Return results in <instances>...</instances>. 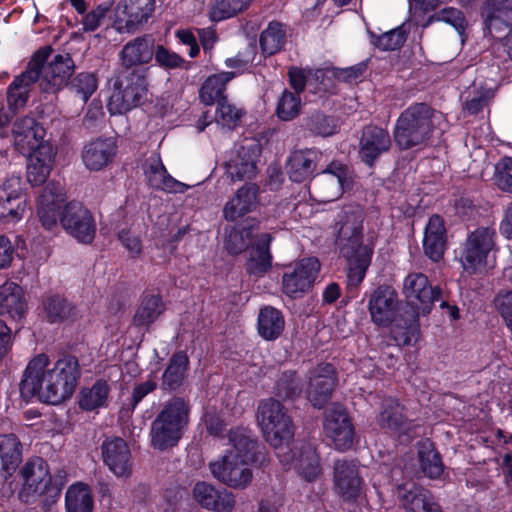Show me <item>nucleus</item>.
<instances>
[{"instance_id":"nucleus-49","label":"nucleus","mask_w":512,"mask_h":512,"mask_svg":"<svg viewBox=\"0 0 512 512\" xmlns=\"http://www.w3.org/2000/svg\"><path fill=\"white\" fill-rule=\"evenodd\" d=\"M72 309L66 299L57 295L49 296L43 302L44 317L50 323L67 320L72 314Z\"/></svg>"},{"instance_id":"nucleus-7","label":"nucleus","mask_w":512,"mask_h":512,"mask_svg":"<svg viewBox=\"0 0 512 512\" xmlns=\"http://www.w3.org/2000/svg\"><path fill=\"white\" fill-rule=\"evenodd\" d=\"M190 417V404L182 397H173L167 401L151 424V445L158 450L176 446Z\"/></svg>"},{"instance_id":"nucleus-8","label":"nucleus","mask_w":512,"mask_h":512,"mask_svg":"<svg viewBox=\"0 0 512 512\" xmlns=\"http://www.w3.org/2000/svg\"><path fill=\"white\" fill-rule=\"evenodd\" d=\"M496 232L490 227L471 231L463 244L460 262L469 274L481 273L494 266Z\"/></svg>"},{"instance_id":"nucleus-12","label":"nucleus","mask_w":512,"mask_h":512,"mask_svg":"<svg viewBox=\"0 0 512 512\" xmlns=\"http://www.w3.org/2000/svg\"><path fill=\"white\" fill-rule=\"evenodd\" d=\"M155 0H122L115 8L112 26L118 33H134L152 16Z\"/></svg>"},{"instance_id":"nucleus-43","label":"nucleus","mask_w":512,"mask_h":512,"mask_svg":"<svg viewBox=\"0 0 512 512\" xmlns=\"http://www.w3.org/2000/svg\"><path fill=\"white\" fill-rule=\"evenodd\" d=\"M110 392L106 381L99 380L89 388H83L79 396V406L86 411H93L106 405Z\"/></svg>"},{"instance_id":"nucleus-36","label":"nucleus","mask_w":512,"mask_h":512,"mask_svg":"<svg viewBox=\"0 0 512 512\" xmlns=\"http://www.w3.org/2000/svg\"><path fill=\"white\" fill-rule=\"evenodd\" d=\"M423 248L425 254L433 261L442 259L446 248V229L443 219L433 215L425 228Z\"/></svg>"},{"instance_id":"nucleus-32","label":"nucleus","mask_w":512,"mask_h":512,"mask_svg":"<svg viewBox=\"0 0 512 512\" xmlns=\"http://www.w3.org/2000/svg\"><path fill=\"white\" fill-rule=\"evenodd\" d=\"M26 155L28 182L34 186L45 183L54 163L55 151L52 145H42Z\"/></svg>"},{"instance_id":"nucleus-46","label":"nucleus","mask_w":512,"mask_h":512,"mask_svg":"<svg viewBox=\"0 0 512 512\" xmlns=\"http://www.w3.org/2000/svg\"><path fill=\"white\" fill-rule=\"evenodd\" d=\"M494 91L491 87L482 86L481 82L475 81L462 95L464 110L469 114L480 112L493 97Z\"/></svg>"},{"instance_id":"nucleus-25","label":"nucleus","mask_w":512,"mask_h":512,"mask_svg":"<svg viewBox=\"0 0 512 512\" xmlns=\"http://www.w3.org/2000/svg\"><path fill=\"white\" fill-rule=\"evenodd\" d=\"M260 189L254 183H248L237 189L223 207V217L227 221H236L246 214L257 210L260 205Z\"/></svg>"},{"instance_id":"nucleus-17","label":"nucleus","mask_w":512,"mask_h":512,"mask_svg":"<svg viewBox=\"0 0 512 512\" xmlns=\"http://www.w3.org/2000/svg\"><path fill=\"white\" fill-rule=\"evenodd\" d=\"M258 149L255 145L235 146L225 162V173L231 181H246L254 179L257 169Z\"/></svg>"},{"instance_id":"nucleus-51","label":"nucleus","mask_w":512,"mask_h":512,"mask_svg":"<svg viewBox=\"0 0 512 512\" xmlns=\"http://www.w3.org/2000/svg\"><path fill=\"white\" fill-rule=\"evenodd\" d=\"M301 107L300 95L284 90L277 102L276 115L282 121H290L299 115Z\"/></svg>"},{"instance_id":"nucleus-61","label":"nucleus","mask_w":512,"mask_h":512,"mask_svg":"<svg viewBox=\"0 0 512 512\" xmlns=\"http://www.w3.org/2000/svg\"><path fill=\"white\" fill-rule=\"evenodd\" d=\"M109 7L104 4L98 5L95 9L84 14L81 24L84 32H93L99 28L102 20L104 19Z\"/></svg>"},{"instance_id":"nucleus-41","label":"nucleus","mask_w":512,"mask_h":512,"mask_svg":"<svg viewBox=\"0 0 512 512\" xmlns=\"http://www.w3.org/2000/svg\"><path fill=\"white\" fill-rule=\"evenodd\" d=\"M0 459L2 468L11 474L22 459L21 443L13 434L0 435Z\"/></svg>"},{"instance_id":"nucleus-54","label":"nucleus","mask_w":512,"mask_h":512,"mask_svg":"<svg viewBox=\"0 0 512 512\" xmlns=\"http://www.w3.org/2000/svg\"><path fill=\"white\" fill-rule=\"evenodd\" d=\"M242 115V110L229 103L226 98L218 102L215 119L216 122L223 127H235Z\"/></svg>"},{"instance_id":"nucleus-53","label":"nucleus","mask_w":512,"mask_h":512,"mask_svg":"<svg viewBox=\"0 0 512 512\" xmlns=\"http://www.w3.org/2000/svg\"><path fill=\"white\" fill-rule=\"evenodd\" d=\"M392 337L398 346H407L417 340L419 323L416 316L403 324L397 323L391 330Z\"/></svg>"},{"instance_id":"nucleus-26","label":"nucleus","mask_w":512,"mask_h":512,"mask_svg":"<svg viewBox=\"0 0 512 512\" xmlns=\"http://www.w3.org/2000/svg\"><path fill=\"white\" fill-rule=\"evenodd\" d=\"M368 309L372 321L379 326L389 325L398 309V297L389 286H380L371 294Z\"/></svg>"},{"instance_id":"nucleus-21","label":"nucleus","mask_w":512,"mask_h":512,"mask_svg":"<svg viewBox=\"0 0 512 512\" xmlns=\"http://www.w3.org/2000/svg\"><path fill=\"white\" fill-rule=\"evenodd\" d=\"M104 464L117 477L127 479L132 473L131 452L120 437L107 438L101 446Z\"/></svg>"},{"instance_id":"nucleus-4","label":"nucleus","mask_w":512,"mask_h":512,"mask_svg":"<svg viewBox=\"0 0 512 512\" xmlns=\"http://www.w3.org/2000/svg\"><path fill=\"white\" fill-rule=\"evenodd\" d=\"M364 213L360 206H348L338 216V235L336 243L341 255L348 263V278L353 284H359L365 277L374 252V244L363 241Z\"/></svg>"},{"instance_id":"nucleus-42","label":"nucleus","mask_w":512,"mask_h":512,"mask_svg":"<svg viewBox=\"0 0 512 512\" xmlns=\"http://www.w3.org/2000/svg\"><path fill=\"white\" fill-rule=\"evenodd\" d=\"M65 505L67 512H92L93 497L90 488L83 483L71 485L66 492Z\"/></svg>"},{"instance_id":"nucleus-30","label":"nucleus","mask_w":512,"mask_h":512,"mask_svg":"<svg viewBox=\"0 0 512 512\" xmlns=\"http://www.w3.org/2000/svg\"><path fill=\"white\" fill-rule=\"evenodd\" d=\"M155 41L143 35L129 40L119 52L121 65L127 69L149 64L155 54Z\"/></svg>"},{"instance_id":"nucleus-52","label":"nucleus","mask_w":512,"mask_h":512,"mask_svg":"<svg viewBox=\"0 0 512 512\" xmlns=\"http://www.w3.org/2000/svg\"><path fill=\"white\" fill-rule=\"evenodd\" d=\"M251 1L252 0H217L210 9V19L218 22L233 17L247 8Z\"/></svg>"},{"instance_id":"nucleus-15","label":"nucleus","mask_w":512,"mask_h":512,"mask_svg":"<svg viewBox=\"0 0 512 512\" xmlns=\"http://www.w3.org/2000/svg\"><path fill=\"white\" fill-rule=\"evenodd\" d=\"M403 292L417 315L429 313L440 295V291L432 287L427 276L422 273L409 274L404 280Z\"/></svg>"},{"instance_id":"nucleus-34","label":"nucleus","mask_w":512,"mask_h":512,"mask_svg":"<svg viewBox=\"0 0 512 512\" xmlns=\"http://www.w3.org/2000/svg\"><path fill=\"white\" fill-rule=\"evenodd\" d=\"M321 153L314 149L297 150L287 161V174L291 181L302 183L314 176Z\"/></svg>"},{"instance_id":"nucleus-13","label":"nucleus","mask_w":512,"mask_h":512,"mask_svg":"<svg viewBox=\"0 0 512 512\" xmlns=\"http://www.w3.org/2000/svg\"><path fill=\"white\" fill-rule=\"evenodd\" d=\"M23 181L18 175L8 177L0 186V222L16 224L26 211Z\"/></svg>"},{"instance_id":"nucleus-63","label":"nucleus","mask_w":512,"mask_h":512,"mask_svg":"<svg viewBox=\"0 0 512 512\" xmlns=\"http://www.w3.org/2000/svg\"><path fill=\"white\" fill-rule=\"evenodd\" d=\"M118 239L129 252L131 257H137L142 252L141 239L130 230H122L118 233Z\"/></svg>"},{"instance_id":"nucleus-47","label":"nucleus","mask_w":512,"mask_h":512,"mask_svg":"<svg viewBox=\"0 0 512 512\" xmlns=\"http://www.w3.org/2000/svg\"><path fill=\"white\" fill-rule=\"evenodd\" d=\"M163 310V303L159 296L147 295L136 310L134 324L137 326H148L159 317Z\"/></svg>"},{"instance_id":"nucleus-9","label":"nucleus","mask_w":512,"mask_h":512,"mask_svg":"<svg viewBox=\"0 0 512 512\" xmlns=\"http://www.w3.org/2000/svg\"><path fill=\"white\" fill-rule=\"evenodd\" d=\"M145 72L134 69L116 79L107 105L111 114L127 113L144 102L148 91Z\"/></svg>"},{"instance_id":"nucleus-38","label":"nucleus","mask_w":512,"mask_h":512,"mask_svg":"<svg viewBox=\"0 0 512 512\" xmlns=\"http://www.w3.org/2000/svg\"><path fill=\"white\" fill-rule=\"evenodd\" d=\"M285 327L284 316L280 310L272 307H263L258 315V333L268 341L280 337Z\"/></svg>"},{"instance_id":"nucleus-16","label":"nucleus","mask_w":512,"mask_h":512,"mask_svg":"<svg viewBox=\"0 0 512 512\" xmlns=\"http://www.w3.org/2000/svg\"><path fill=\"white\" fill-rule=\"evenodd\" d=\"M45 58L43 53H35L28 64L27 69L15 77L7 89V101L9 110L14 115L17 109L25 107L31 86L39 79V65Z\"/></svg>"},{"instance_id":"nucleus-6","label":"nucleus","mask_w":512,"mask_h":512,"mask_svg":"<svg viewBox=\"0 0 512 512\" xmlns=\"http://www.w3.org/2000/svg\"><path fill=\"white\" fill-rule=\"evenodd\" d=\"M444 115L425 103H416L398 117L393 136L401 149L428 145L437 131H443Z\"/></svg>"},{"instance_id":"nucleus-39","label":"nucleus","mask_w":512,"mask_h":512,"mask_svg":"<svg viewBox=\"0 0 512 512\" xmlns=\"http://www.w3.org/2000/svg\"><path fill=\"white\" fill-rule=\"evenodd\" d=\"M271 240L272 237L268 233H263L259 236L247 264V270L250 274L262 276L270 269L272 258L269 252V245Z\"/></svg>"},{"instance_id":"nucleus-56","label":"nucleus","mask_w":512,"mask_h":512,"mask_svg":"<svg viewBox=\"0 0 512 512\" xmlns=\"http://www.w3.org/2000/svg\"><path fill=\"white\" fill-rule=\"evenodd\" d=\"M493 180L501 191L512 193V157H504L495 165Z\"/></svg>"},{"instance_id":"nucleus-33","label":"nucleus","mask_w":512,"mask_h":512,"mask_svg":"<svg viewBox=\"0 0 512 512\" xmlns=\"http://www.w3.org/2000/svg\"><path fill=\"white\" fill-rule=\"evenodd\" d=\"M116 151L113 138H98L84 146L82 160L89 170L99 171L113 160Z\"/></svg>"},{"instance_id":"nucleus-19","label":"nucleus","mask_w":512,"mask_h":512,"mask_svg":"<svg viewBox=\"0 0 512 512\" xmlns=\"http://www.w3.org/2000/svg\"><path fill=\"white\" fill-rule=\"evenodd\" d=\"M22 490L20 495L29 501V497L44 494L51 484V475L46 461L34 457L26 461L20 470Z\"/></svg>"},{"instance_id":"nucleus-29","label":"nucleus","mask_w":512,"mask_h":512,"mask_svg":"<svg viewBox=\"0 0 512 512\" xmlns=\"http://www.w3.org/2000/svg\"><path fill=\"white\" fill-rule=\"evenodd\" d=\"M391 147L389 133L377 126L366 127L359 142V157L367 165L372 166L375 161Z\"/></svg>"},{"instance_id":"nucleus-20","label":"nucleus","mask_w":512,"mask_h":512,"mask_svg":"<svg viewBox=\"0 0 512 512\" xmlns=\"http://www.w3.org/2000/svg\"><path fill=\"white\" fill-rule=\"evenodd\" d=\"M290 85L294 93L300 95L307 87L312 93L331 92L335 85V72L332 69L305 70L291 68L289 70Z\"/></svg>"},{"instance_id":"nucleus-2","label":"nucleus","mask_w":512,"mask_h":512,"mask_svg":"<svg viewBox=\"0 0 512 512\" xmlns=\"http://www.w3.org/2000/svg\"><path fill=\"white\" fill-rule=\"evenodd\" d=\"M78 375L76 358L65 357L51 364L46 355L40 354L26 368L21 393L37 396L42 402L57 405L71 397Z\"/></svg>"},{"instance_id":"nucleus-10","label":"nucleus","mask_w":512,"mask_h":512,"mask_svg":"<svg viewBox=\"0 0 512 512\" xmlns=\"http://www.w3.org/2000/svg\"><path fill=\"white\" fill-rule=\"evenodd\" d=\"M332 481L335 494L344 502L356 503L365 496V481L355 460H336Z\"/></svg>"},{"instance_id":"nucleus-3","label":"nucleus","mask_w":512,"mask_h":512,"mask_svg":"<svg viewBox=\"0 0 512 512\" xmlns=\"http://www.w3.org/2000/svg\"><path fill=\"white\" fill-rule=\"evenodd\" d=\"M63 187L49 182L37 198V214L43 227L54 228L58 223L67 234L78 242L89 244L96 233V223L91 211L82 203L72 201L64 206Z\"/></svg>"},{"instance_id":"nucleus-11","label":"nucleus","mask_w":512,"mask_h":512,"mask_svg":"<svg viewBox=\"0 0 512 512\" xmlns=\"http://www.w3.org/2000/svg\"><path fill=\"white\" fill-rule=\"evenodd\" d=\"M320 263L316 258H304L286 269L282 276V291L290 298H300L313 286Z\"/></svg>"},{"instance_id":"nucleus-23","label":"nucleus","mask_w":512,"mask_h":512,"mask_svg":"<svg viewBox=\"0 0 512 512\" xmlns=\"http://www.w3.org/2000/svg\"><path fill=\"white\" fill-rule=\"evenodd\" d=\"M12 135L15 148L23 155L39 149L42 145H49L43 140L44 128L33 117L18 118L13 124Z\"/></svg>"},{"instance_id":"nucleus-50","label":"nucleus","mask_w":512,"mask_h":512,"mask_svg":"<svg viewBox=\"0 0 512 512\" xmlns=\"http://www.w3.org/2000/svg\"><path fill=\"white\" fill-rule=\"evenodd\" d=\"M285 30L282 24L271 22L261 33L260 46L264 54L273 55L280 51L284 44Z\"/></svg>"},{"instance_id":"nucleus-58","label":"nucleus","mask_w":512,"mask_h":512,"mask_svg":"<svg viewBox=\"0 0 512 512\" xmlns=\"http://www.w3.org/2000/svg\"><path fill=\"white\" fill-rule=\"evenodd\" d=\"M438 21L445 22L451 25L460 35L461 40L464 41V33L467 27V21L464 14L453 7L444 8L438 12L436 16Z\"/></svg>"},{"instance_id":"nucleus-62","label":"nucleus","mask_w":512,"mask_h":512,"mask_svg":"<svg viewBox=\"0 0 512 512\" xmlns=\"http://www.w3.org/2000/svg\"><path fill=\"white\" fill-rule=\"evenodd\" d=\"M249 231H240L233 229L230 231L226 239V248L231 254H238L246 249L248 242L245 237H248Z\"/></svg>"},{"instance_id":"nucleus-28","label":"nucleus","mask_w":512,"mask_h":512,"mask_svg":"<svg viewBox=\"0 0 512 512\" xmlns=\"http://www.w3.org/2000/svg\"><path fill=\"white\" fill-rule=\"evenodd\" d=\"M143 172L150 187L167 193H184L189 186L173 178L158 154H152L143 164Z\"/></svg>"},{"instance_id":"nucleus-57","label":"nucleus","mask_w":512,"mask_h":512,"mask_svg":"<svg viewBox=\"0 0 512 512\" xmlns=\"http://www.w3.org/2000/svg\"><path fill=\"white\" fill-rule=\"evenodd\" d=\"M97 86V79L92 73H80L71 83V88L80 96L83 102H86L91 97L96 91Z\"/></svg>"},{"instance_id":"nucleus-44","label":"nucleus","mask_w":512,"mask_h":512,"mask_svg":"<svg viewBox=\"0 0 512 512\" xmlns=\"http://www.w3.org/2000/svg\"><path fill=\"white\" fill-rule=\"evenodd\" d=\"M418 455L421 469L426 476L438 478L442 474L441 458L430 440L425 439L419 442Z\"/></svg>"},{"instance_id":"nucleus-24","label":"nucleus","mask_w":512,"mask_h":512,"mask_svg":"<svg viewBox=\"0 0 512 512\" xmlns=\"http://www.w3.org/2000/svg\"><path fill=\"white\" fill-rule=\"evenodd\" d=\"M336 384L335 369L331 364H319L310 372L308 399L314 407L322 408L330 399Z\"/></svg>"},{"instance_id":"nucleus-37","label":"nucleus","mask_w":512,"mask_h":512,"mask_svg":"<svg viewBox=\"0 0 512 512\" xmlns=\"http://www.w3.org/2000/svg\"><path fill=\"white\" fill-rule=\"evenodd\" d=\"M482 15L491 34L507 29L512 24V0H488Z\"/></svg>"},{"instance_id":"nucleus-31","label":"nucleus","mask_w":512,"mask_h":512,"mask_svg":"<svg viewBox=\"0 0 512 512\" xmlns=\"http://www.w3.org/2000/svg\"><path fill=\"white\" fill-rule=\"evenodd\" d=\"M193 493L202 507L216 512H231L236 503L232 492L226 489H216L205 482L197 483Z\"/></svg>"},{"instance_id":"nucleus-45","label":"nucleus","mask_w":512,"mask_h":512,"mask_svg":"<svg viewBox=\"0 0 512 512\" xmlns=\"http://www.w3.org/2000/svg\"><path fill=\"white\" fill-rule=\"evenodd\" d=\"M188 365L189 359L185 352L175 353L164 371L163 384L171 390L180 387L186 377Z\"/></svg>"},{"instance_id":"nucleus-48","label":"nucleus","mask_w":512,"mask_h":512,"mask_svg":"<svg viewBox=\"0 0 512 512\" xmlns=\"http://www.w3.org/2000/svg\"><path fill=\"white\" fill-rule=\"evenodd\" d=\"M371 43L382 51H393L399 49L407 39V31L404 26H399L388 32L377 36L374 32L368 31Z\"/></svg>"},{"instance_id":"nucleus-27","label":"nucleus","mask_w":512,"mask_h":512,"mask_svg":"<svg viewBox=\"0 0 512 512\" xmlns=\"http://www.w3.org/2000/svg\"><path fill=\"white\" fill-rule=\"evenodd\" d=\"M396 496L406 512H442L430 491L414 483L399 485Z\"/></svg>"},{"instance_id":"nucleus-59","label":"nucleus","mask_w":512,"mask_h":512,"mask_svg":"<svg viewBox=\"0 0 512 512\" xmlns=\"http://www.w3.org/2000/svg\"><path fill=\"white\" fill-rule=\"evenodd\" d=\"M154 57L158 66L165 70H171L182 67L184 59L177 53L165 48L163 45L154 47Z\"/></svg>"},{"instance_id":"nucleus-22","label":"nucleus","mask_w":512,"mask_h":512,"mask_svg":"<svg viewBox=\"0 0 512 512\" xmlns=\"http://www.w3.org/2000/svg\"><path fill=\"white\" fill-rule=\"evenodd\" d=\"M37 53L45 55V58L39 65L38 81H40V87L45 92H56L66 83L71 75L72 60L68 55H56L53 61L45 65L48 52L38 51Z\"/></svg>"},{"instance_id":"nucleus-55","label":"nucleus","mask_w":512,"mask_h":512,"mask_svg":"<svg viewBox=\"0 0 512 512\" xmlns=\"http://www.w3.org/2000/svg\"><path fill=\"white\" fill-rule=\"evenodd\" d=\"M301 391V383L294 372H284L276 383V394L285 399H294Z\"/></svg>"},{"instance_id":"nucleus-1","label":"nucleus","mask_w":512,"mask_h":512,"mask_svg":"<svg viewBox=\"0 0 512 512\" xmlns=\"http://www.w3.org/2000/svg\"><path fill=\"white\" fill-rule=\"evenodd\" d=\"M264 440L274 449L284 467H294L307 481L318 478L322 469L319 456L311 445H294L295 425L287 408L278 400H262L256 413Z\"/></svg>"},{"instance_id":"nucleus-40","label":"nucleus","mask_w":512,"mask_h":512,"mask_svg":"<svg viewBox=\"0 0 512 512\" xmlns=\"http://www.w3.org/2000/svg\"><path fill=\"white\" fill-rule=\"evenodd\" d=\"M235 77L234 72H221L209 76L200 89V99L206 105L219 102L224 97L226 84Z\"/></svg>"},{"instance_id":"nucleus-5","label":"nucleus","mask_w":512,"mask_h":512,"mask_svg":"<svg viewBox=\"0 0 512 512\" xmlns=\"http://www.w3.org/2000/svg\"><path fill=\"white\" fill-rule=\"evenodd\" d=\"M230 448L209 464L214 478L233 489H245L253 478V451L256 442L244 429L229 433Z\"/></svg>"},{"instance_id":"nucleus-64","label":"nucleus","mask_w":512,"mask_h":512,"mask_svg":"<svg viewBox=\"0 0 512 512\" xmlns=\"http://www.w3.org/2000/svg\"><path fill=\"white\" fill-rule=\"evenodd\" d=\"M334 120L330 117L317 114L312 118V130L322 136H329L335 132Z\"/></svg>"},{"instance_id":"nucleus-18","label":"nucleus","mask_w":512,"mask_h":512,"mask_svg":"<svg viewBox=\"0 0 512 512\" xmlns=\"http://www.w3.org/2000/svg\"><path fill=\"white\" fill-rule=\"evenodd\" d=\"M404 408L397 400L389 398L383 403L377 422L382 429L397 435L401 442H408L418 435L419 426L408 421L403 413Z\"/></svg>"},{"instance_id":"nucleus-60","label":"nucleus","mask_w":512,"mask_h":512,"mask_svg":"<svg viewBox=\"0 0 512 512\" xmlns=\"http://www.w3.org/2000/svg\"><path fill=\"white\" fill-rule=\"evenodd\" d=\"M494 304L507 327L512 331V290L498 293Z\"/></svg>"},{"instance_id":"nucleus-35","label":"nucleus","mask_w":512,"mask_h":512,"mask_svg":"<svg viewBox=\"0 0 512 512\" xmlns=\"http://www.w3.org/2000/svg\"><path fill=\"white\" fill-rule=\"evenodd\" d=\"M323 185L327 188V194L322 197L324 202L337 200L350 186L351 172L347 165L333 161L323 171Z\"/></svg>"},{"instance_id":"nucleus-14","label":"nucleus","mask_w":512,"mask_h":512,"mask_svg":"<svg viewBox=\"0 0 512 512\" xmlns=\"http://www.w3.org/2000/svg\"><path fill=\"white\" fill-rule=\"evenodd\" d=\"M323 430L326 438L335 449L347 451L354 443V426L348 413L341 406L329 409L323 422Z\"/></svg>"}]
</instances>
